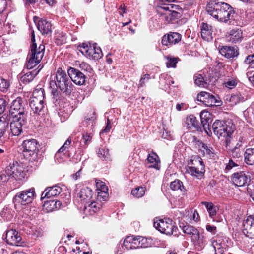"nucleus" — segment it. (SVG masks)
<instances>
[{"mask_svg": "<svg viewBox=\"0 0 254 254\" xmlns=\"http://www.w3.org/2000/svg\"><path fill=\"white\" fill-rule=\"evenodd\" d=\"M147 161L148 162L152 164V165L149 166V167H153L156 169H159V166L158 165L159 158L156 153L153 152L151 154H148Z\"/></svg>", "mask_w": 254, "mask_h": 254, "instance_id": "c9c22d12", "label": "nucleus"}, {"mask_svg": "<svg viewBox=\"0 0 254 254\" xmlns=\"http://www.w3.org/2000/svg\"><path fill=\"white\" fill-rule=\"evenodd\" d=\"M10 177H11V176L8 175L6 173V171L5 172H1L0 174V182H7L9 180Z\"/></svg>", "mask_w": 254, "mask_h": 254, "instance_id": "bf43d9fd", "label": "nucleus"}, {"mask_svg": "<svg viewBox=\"0 0 254 254\" xmlns=\"http://www.w3.org/2000/svg\"><path fill=\"white\" fill-rule=\"evenodd\" d=\"M242 39V32L241 30H232L230 31L227 36L228 41L233 43H237L241 41Z\"/></svg>", "mask_w": 254, "mask_h": 254, "instance_id": "c85d7f7f", "label": "nucleus"}, {"mask_svg": "<svg viewBox=\"0 0 254 254\" xmlns=\"http://www.w3.org/2000/svg\"><path fill=\"white\" fill-rule=\"evenodd\" d=\"M206 230L211 233L212 234L215 235L217 232V228L216 226L211 225L210 224H207L206 225Z\"/></svg>", "mask_w": 254, "mask_h": 254, "instance_id": "4d7b16f0", "label": "nucleus"}, {"mask_svg": "<svg viewBox=\"0 0 254 254\" xmlns=\"http://www.w3.org/2000/svg\"><path fill=\"white\" fill-rule=\"evenodd\" d=\"M54 79L50 83L51 88L55 85L63 93L66 95H70L72 91V84L68 74H67L65 71L59 68Z\"/></svg>", "mask_w": 254, "mask_h": 254, "instance_id": "7ed1b4c3", "label": "nucleus"}, {"mask_svg": "<svg viewBox=\"0 0 254 254\" xmlns=\"http://www.w3.org/2000/svg\"><path fill=\"white\" fill-rule=\"evenodd\" d=\"M206 10L209 14L223 22H227L234 14L233 8L224 2H211L208 4Z\"/></svg>", "mask_w": 254, "mask_h": 254, "instance_id": "f257e3e1", "label": "nucleus"}, {"mask_svg": "<svg viewBox=\"0 0 254 254\" xmlns=\"http://www.w3.org/2000/svg\"><path fill=\"white\" fill-rule=\"evenodd\" d=\"M92 115L93 116H91L90 118H87L85 120L83 121V126L86 127L90 125L91 126H93V122L95 120V112H93Z\"/></svg>", "mask_w": 254, "mask_h": 254, "instance_id": "09e8293b", "label": "nucleus"}, {"mask_svg": "<svg viewBox=\"0 0 254 254\" xmlns=\"http://www.w3.org/2000/svg\"><path fill=\"white\" fill-rule=\"evenodd\" d=\"M91 139L92 136L90 134L86 133L85 134H83L81 143H83L85 146H87L90 143Z\"/></svg>", "mask_w": 254, "mask_h": 254, "instance_id": "de8ad7c7", "label": "nucleus"}, {"mask_svg": "<svg viewBox=\"0 0 254 254\" xmlns=\"http://www.w3.org/2000/svg\"><path fill=\"white\" fill-rule=\"evenodd\" d=\"M161 9L165 10V12H168L174 9H178L179 6L173 4H168L161 7Z\"/></svg>", "mask_w": 254, "mask_h": 254, "instance_id": "49530a36", "label": "nucleus"}, {"mask_svg": "<svg viewBox=\"0 0 254 254\" xmlns=\"http://www.w3.org/2000/svg\"><path fill=\"white\" fill-rule=\"evenodd\" d=\"M44 45L40 44L37 48L36 44H31L29 59L26 64L27 68L31 69L40 63L44 56Z\"/></svg>", "mask_w": 254, "mask_h": 254, "instance_id": "0eeeda50", "label": "nucleus"}, {"mask_svg": "<svg viewBox=\"0 0 254 254\" xmlns=\"http://www.w3.org/2000/svg\"><path fill=\"white\" fill-rule=\"evenodd\" d=\"M78 196L81 201L89 203L93 199V191L91 188L84 187L81 189L80 192L78 193Z\"/></svg>", "mask_w": 254, "mask_h": 254, "instance_id": "b1692460", "label": "nucleus"}, {"mask_svg": "<svg viewBox=\"0 0 254 254\" xmlns=\"http://www.w3.org/2000/svg\"><path fill=\"white\" fill-rule=\"evenodd\" d=\"M52 93L53 97L57 100L60 98L61 93L56 88H53L52 90Z\"/></svg>", "mask_w": 254, "mask_h": 254, "instance_id": "338daca9", "label": "nucleus"}, {"mask_svg": "<svg viewBox=\"0 0 254 254\" xmlns=\"http://www.w3.org/2000/svg\"><path fill=\"white\" fill-rule=\"evenodd\" d=\"M245 162L250 165L254 164V148L247 149L244 153Z\"/></svg>", "mask_w": 254, "mask_h": 254, "instance_id": "473e14b6", "label": "nucleus"}, {"mask_svg": "<svg viewBox=\"0 0 254 254\" xmlns=\"http://www.w3.org/2000/svg\"><path fill=\"white\" fill-rule=\"evenodd\" d=\"M181 39V35L176 32H172L165 35L162 39V44L165 46H169L178 43Z\"/></svg>", "mask_w": 254, "mask_h": 254, "instance_id": "4be33fe9", "label": "nucleus"}, {"mask_svg": "<svg viewBox=\"0 0 254 254\" xmlns=\"http://www.w3.org/2000/svg\"><path fill=\"white\" fill-rule=\"evenodd\" d=\"M150 245V239L142 237V248L148 247Z\"/></svg>", "mask_w": 254, "mask_h": 254, "instance_id": "0e129e2a", "label": "nucleus"}, {"mask_svg": "<svg viewBox=\"0 0 254 254\" xmlns=\"http://www.w3.org/2000/svg\"><path fill=\"white\" fill-rule=\"evenodd\" d=\"M44 90L41 88H36L33 92L30 98L29 105L34 113L40 114L45 107Z\"/></svg>", "mask_w": 254, "mask_h": 254, "instance_id": "39448f33", "label": "nucleus"}, {"mask_svg": "<svg viewBox=\"0 0 254 254\" xmlns=\"http://www.w3.org/2000/svg\"><path fill=\"white\" fill-rule=\"evenodd\" d=\"M25 104L20 97H17L13 101L10 106V117L27 118L28 112L25 109Z\"/></svg>", "mask_w": 254, "mask_h": 254, "instance_id": "9b49d317", "label": "nucleus"}, {"mask_svg": "<svg viewBox=\"0 0 254 254\" xmlns=\"http://www.w3.org/2000/svg\"><path fill=\"white\" fill-rule=\"evenodd\" d=\"M62 192V189L58 186L47 188L42 193L41 199L49 198L59 195Z\"/></svg>", "mask_w": 254, "mask_h": 254, "instance_id": "393cba45", "label": "nucleus"}, {"mask_svg": "<svg viewBox=\"0 0 254 254\" xmlns=\"http://www.w3.org/2000/svg\"><path fill=\"white\" fill-rule=\"evenodd\" d=\"M187 109V106L185 103H177L176 105V109L178 111H180L182 110H185Z\"/></svg>", "mask_w": 254, "mask_h": 254, "instance_id": "774afa93", "label": "nucleus"}, {"mask_svg": "<svg viewBox=\"0 0 254 254\" xmlns=\"http://www.w3.org/2000/svg\"><path fill=\"white\" fill-rule=\"evenodd\" d=\"M205 172L202 159L198 155L193 156L188 162L186 173L198 179L203 177Z\"/></svg>", "mask_w": 254, "mask_h": 254, "instance_id": "20e7f679", "label": "nucleus"}, {"mask_svg": "<svg viewBox=\"0 0 254 254\" xmlns=\"http://www.w3.org/2000/svg\"><path fill=\"white\" fill-rule=\"evenodd\" d=\"M5 239L7 244L14 246L18 245V243L21 240V238L15 230L10 229L7 231Z\"/></svg>", "mask_w": 254, "mask_h": 254, "instance_id": "5701e85b", "label": "nucleus"}, {"mask_svg": "<svg viewBox=\"0 0 254 254\" xmlns=\"http://www.w3.org/2000/svg\"><path fill=\"white\" fill-rule=\"evenodd\" d=\"M150 79V75L148 74H145L140 79L139 84V87H143L145 85V81L148 80Z\"/></svg>", "mask_w": 254, "mask_h": 254, "instance_id": "052dcab7", "label": "nucleus"}, {"mask_svg": "<svg viewBox=\"0 0 254 254\" xmlns=\"http://www.w3.org/2000/svg\"><path fill=\"white\" fill-rule=\"evenodd\" d=\"M37 141L34 139L24 140L22 144L24 157L29 161L36 160L38 155Z\"/></svg>", "mask_w": 254, "mask_h": 254, "instance_id": "6e6552de", "label": "nucleus"}, {"mask_svg": "<svg viewBox=\"0 0 254 254\" xmlns=\"http://www.w3.org/2000/svg\"><path fill=\"white\" fill-rule=\"evenodd\" d=\"M230 101L232 102V104H236L240 101L239 95H233L230 98Z\"/></svg>", "mask_w": 254, "mask_h": 254, "instance_id": "680f3d73", "label": "nucleus"}, {"mask_svg": "<svg viewBox=\"0 0 254 254\" xmlns=\"http://www.w3.org/2000/svg\"><path fill=\"white\" fill-rule=\"evenodd\" d=\"M102 205V202L92 199L89 203L86 204L85 209L88 211L91 215H93L100 210Z\"/></svg>", "mask_w": 254, "mask_h": 254, "instance_id": "bb28decb", "label": "nucleus"}, {"mask_svg": "<svg viewBox=\"0 0 254 254\" xmlns=\"http://www.w3.org/2000/svg\"><path fill=\"white\" fill-rule=\"evenodd\" d=\"M9 123L4 117L0 118V138L3 136L5 134L8 127Z\"/></svg>", "mask_w": 254, "mask_h": 254, "instance_id": "ea45409f", "label": "nucleus"}, {"mask_svg": "<svg viewBox=\"0 0 254 254\" xmlns=\"http://www.w3.org/2000/svg\"><path fill=\"white\" fill-rule=\"evenodd\" d=\"M123 245L127 250L137 249L135 237L133 236L127 237L123 242Z\"/></svg>", "mask_w": 254, "mask_h": 254, "instance_id": "2f4dec72", "label": "nucleus"}, {"mask_svg": "<svg viewBox=\"0 0 254 254\" xmlns=\"http://www.w3.org/2000/svg\"><path fill=\"white\" fill-rule=\"evenodd\" d=\"M6 6V0H0V13L5 9Z\"/></svg>", "mask_w": 254, "mask_h": 254, "instance_id": "69168bd1", "label": "nucleus"}, {"mask_svg": "<svg viewBox=\"0 0 254 254\" xmlns=\"http://www.w3.org/2000/svg\"><path fill=\"white\" fill-rule=\"evenodd\" d=\"M37 27L43 35L48 34L52 31V25L46 19L39 20L37 24Z\"/></svg>", "mask_w": 254, "mask_h": 254, "instance_id": "cd10ccee", "label": "nucleus"}, {"mask_svg": "<svg viewBox=\"0 0 254 254\" xmlns=\"http://www.w3.org/2000/svg\"><path fill=\"white\" fill-rule=\"evenodd\" d=\"M98 156L103 160L109 159V150L106 148H99L98 152Z\"/></svg>", "mask_w": 254, "mask_h": 254, "instance_id": "37998d69", "label": "nucleus"}, {"mask_svg": "<svg viewBox=\"0 0 254 254\" xmlns=\"http://www.w3.org/2000/svg\"><path fill=\"white\" fill-rule=\"evenodd\" d=\"M210 122V120L201 121V124L202 125L203 128L207 134H208V130L210 131L209 128V123Z\"/></svg>", "mask_w": 254, "mask_h": 254, "instance_id": "603ef678", "label": "nucleus"}, {"mask_svg": "<svg viewBox=\"0 0 254 254\" xmlns=\"http://www.w3.org/2000/svg\"><path fill=\"white\" fill-rule=\"evenodd\" d=\"M35 195V189L31 188L16 193L13 199L15 206L25 205L32 202Z\"/></svg>", "mask_w": 254, "mask_h": 254, "instance_id": "9d476101", "label": "nucleus"}, {"mask_svg": "<svg viewBox=\"0 0 254 254\" xmlns=\"http://www.w3.org/2000/svg\"><path fill=\"white\" fill-rule=\"evenodd\" d=\"M243 232L247 237L254 239V215H250L244 220Z\"/></svg>", "mask_w": 254, "mask_h": 254, "instance_id": "f3484780", "label": "nucleus"}, {"mask_svg": "<svg viewBox=\"0 0 254 254\" xmlns=\"http://www.w3.org/2000/svg\"><path fill=\"white\" fill-rule=\"evenodd\" d=\"M154 226L162 233L175 236L178 235V228L173 224L171 219H165L155 221Z\"/></svg>", "mask_w": 254, "mask_h": 254, "instance_id": "1a4fd4ad", "label": "nucleus"}, {"mask_svg": "<svg viewBox=\"0 0 254 254\" xmlns=\"http://www.w3.org/2000/svg\"><path fill=\"white\" fill-rule=\"evenodd\" d=\"M11 121L10 125L11 133L13 136H18L22 132V127L27 122V118L17 117H10Z\"/></svg>", "mask_w": 254, "mask_h": 254, "instance_id": "f8f14e48", "label": "nucleus"}, {"mask_svg": "<svg viewBox=\"0 0 254 254\" xmlns=\"http://www.w3.org/2000/svg\"><path fill=\"white\" fill-rule=\"evenodd\" d=\"M168 62L166 63L167 67H175L177 63L176 58H168Z\"/></svg>", "mask_w": 254, "mask_h": 254, "instance_id": "8fccbe9b", "label": "nucleus"}, {"mask_svg": "<svg viewBox=\"0 0 254 254\" xmlns=\"http://www.w3.org/2000/svg\"><path fill=\"white\" fill-rule=\"evenodd\" d=\"M176 9H174L170 12L163 13L161 12V17L162 20H164L166 23H169L175 18H177L180 16V13L176 11Z\"/></svg>", "mask_w": 254, "mask_h": 254, "instance_id": "7c9ffc66", "label": "nucleus"}, {"mask_svg": "<svg viewBox=\"0 0 254 254\" xmlns=\"http://www.w3.org/2000/svg\"><path fill=\"white\" fill-rule=\"evenodd\" d=\"M79 67L81 70L86 71L88 72H91L92 70L90 65L85 62H82L80 64Z\"/></svg>", "mask_w": 254, "mask_h": 254, "instance_id": "3c124183", "label": "nucleus"}, {"mask_svg": "<svg viewBox=\"0 0 254 254\" xmlns=\"http://www.w3.org/2000/svg\"><path fill=\"white\" fill-rule=\"evenodd\" d=\"M213 72L212 71L209 73L208 76H206L204 79L203 76L201 74H195L194 76V80L195 84L198 86L203 88H206L209 85H213L216 81V79L213 77Z\"/></svg>", "mask_w": 254, "mask_h": 254, "instance_id": "2eb2a0df", "label": "nucleus"}, {"mask_svg": "<svg viewBox=\"0 0 254 254\" xmlns=\"http://www.w3.org/2000/svg\"><path fill=\"white\" fill-rule=\"evenodd\" d=\"M71 143V138L70 137H68L64 144L59 149L58 152H63L66 148H68Z\"/></svg>", "mask_w": 254, "mask_h": 254, "instance_id": "864d4df0", "label": "nucleus"}, {"mask_svg": "<svg viewBox=\"0 0 254 254\" xmlns=\"http://www.w3.org/2000/svg\"><path fill=\"white\" fill-rule=\"evenodd\" d=\"M212 128L214 134L218 138L224 141L226 145H228L235 130L234 125L230 122L216 120L212 124Z\"/></svg>", "mask_w": 254, "mask_h": 254, "instance_id": "f03ea898", "label": "nucleus"}, {"mask_svg": "<svg viewBox=\"0 0 254 254\" xmlns=\"http://www.w3.org/2000/svg\"><path fill=\"white\" fill-rule=\"evenodd\" d=\"M238 164L234 162L232 160L230 159L229 162L226 164L225 170L226 171H229L234 167L238 166Z\"/></svg>", "mask_w": 254, "mask_h": 254, "instance_id": "13d9d810", "label": "nucleus"}, {"mask_svg": "<svg viewBox=\"0 0 254 254\" xmlns=\"http://www.w3.org/2000/svg\"><path fill=\"white\" fill-rule=\"evenodd\" d=\"M54 207V200L50 199L44 202L43 207L48 212L55 210Z\"/></svg>", "mask_w": 254, "mask_h": 254, "instance_id": "79ce46f5", "label": "nucleus"}, {"mask_svg": "<svg viewBox=\"0 0 254 254\" xmlns=\"http://www.w3.org/2000/svg\"><path fill=\"white\" fill-rule=\"evenodd\" d=\"M108 188L106 185H104L101 187V190H98L96 200L102 202L106 200L108 196Z\"/></svg>", "mask_w": 254, "mask_h": 254, "instance_id": "f704fd0d", "label": "nucleus"}, {"mask_svg": "<svg viewBox=\"0 0 254 254\" xmlns=\"http://www.w3.org/2000/svg\"><path fill=\"white\" fill-rule=\"evenodd\" d=\"M191 240L195 249L198 251L202 250L207 244L206 237L199 231L191 237Z\"/></svg>", "mask_w": 254, "mask_h": 254, "instance_id": "aec40b11", "label": "nucleus"}, {"mask_svg": "<svg viewBox=\"0 0 254 254\" xmlns=\"http://www.w3.org/2000/svg\"><path fill=\"white\" fill-rule=\"evenodd\" d=\"M180 227L182 228V230L184 233L190 235L191 237L194 236L198 231L197 228L189 225L180 226Z\"/></svg>", "mask_w": 254, "mask_h": 254, "instance_id": "58836bf2", "label": "nucleus"}, {"mask_svg": "<svg viewBox=\"0 0 254 254\" xmlns=\"http://www.w3.org/2000/svg\"><path fill=\"white\" fill-rule=\"evenodd\" d=\"M6 101L3 98L0 99V115L4 111Z\"/></svg>", "mask_w": 254, "mask_h": 254, "instance_id": "e2e57ef3", "label": "nucleus"}, {"mask_svg": "<svg viewBox=\"0 0 254 254\" xmlns=\"http://www.w3.org/2000/svg\"><path fill=\"white\" fill-rule=\"evenodd\" d=\"M219 53L227 59L237 57L239 54V49L237 47L222 46L219 48Z\"/></svg>", "mask_w": 254, "mask_h": 254, "instance_id": "412c9836", "label": "nucleus"}, {"mask_svg": "<svg viewBox=\"0 0 254 254\" xmlns=\"http://www.w3.org/2000/svg\"><path fill=\"white\" fill-rule=\"evenodd\" d=\"M42 68V67H41L40 69L37 72L33 71L31 72H27L21 77V81L26 84L29 83L33 80L34 78L36 76V75L38 74Z\"/></svg>", "mask_w": 254, "mask_h": 254, "instance_id": "e433bc0d", "label": "nucleus"}, {"mask_svg": "<svg viewBox=\"0 0 254 254\" xmlns=\"http://www.w3.org/2000/svg\"><path fill=\"white\" fill-rule=\"evenodd\" d=\"M201 204L204 205L206 208L207 210L209 213V216L211 218L214 219V217L216 215L217 211L218 210V208L217 206H214L211 202L203 201L202 202Z\"/></svg>", "mask_w": 254, "mask_h": 254, "instance_id": "72a5a7b5", "label": "nucleus"}, {"mask_svg": "<svg viewBox=\"0 0 254 254\" xmlns=\"http://www.w3.org/2000/svg\"><path fill=\"white\" fill-rule=\"evenodd\" d=\"M68 74L71 81L77 85H83L85 82V75L78 69L70 67L68 70Z\"/></svg>", "mask_w": 254, "mask_h": 254, "instance_id": "6ab92c4d", "label": "nucleus"}, {"mask_svg": "<svg viewBox=\"0 0 254 254\" xmlns=\"http://www.w3.org/2000/svg\"><path fill=\"white\" fill-rule=\"evenodd\" d=\"M6 173L16 180H21L25 175L23 167L19 165L17 163L7 167L6 169Z\"/></svg>", "mask_w": 254, "mask_h": 254, "instance_id": "dca6fc26", "label": "nucleus"}, {"mask_svg": "<svg viewBox=\"0 0 254 254\" xmlns=\"http://www.w3.org/2000/svg\"><path fill=\"white\" fill-rule=\"evenodd\" d=\"M78 49L83 55L90 59L98 60L103 56L101 48L96 43L91 45L90 43H82L78 46Z\"/></svg>", "mask_w": 254, "mask_h": 254, "instance_id": "423d86ee", "label": "nucleus"}, {"mask_svg": "<svg viewBox=\"0 0 254 254\" xmlns=\"http://www.w3.org/2000/svg\"><path fill=\"white\" fill-rule=\"evenodd\" d=\"M224 84L226 87H227L229 89H232L236 86V82L235 80L232 79L226 81L224 83Z\"/></svg>", "mask_w": 254, "mask_h": 254, "instance_id": "6e6d98bb", "label": "nucleus"}, {"mask_svg": "<svg viewBox=\"0 0 254 254\" xmlns=\"http://www.w3.org/2000/svg\"><path fill=\"white\" fill-rule=\"evenodd\" d=\"M10 86L8 81L2 78H0V90L2 92H5L7 90Z\"/></svg>", "mask_w": 254, "mask_h": 254, "instance_id": "c03bdc74", "label": "nucleus"}, {"mask_svg": "<svg viewBox=\"0 0 254 254\" xmlns=\"http://www.w3.org/2000/svg\"><path fill=\"white\" fill-rule=\"evenodd\" d=\"M201 35L205 40L209 41L212 39V27L207 23H203L201 26Z\"/></svg>", "mask_w": 254, "mask_h": 254, "instance_id": "c756f323", "label": "nucleus"}, {"mask_svg": "<svg viewBox=\"0 0 254 254\" xmlns=\"http://www.w3.org/2000/svg\"><path fill=\"white\" fill-rule=\"evenodd\" d=\"M170 187L174 191L180 190L182 192H185V189L182 182L179 180H175L170 183Z\"/></svg>", "mask_w": 254, "mask_h": 254, "instance_id": "4c0bfd02", "label": "nucleus"}, {"mask_svg": "<svg viewBox=\"0 0 254 254\" xmlns=\"http://www.w3.org/2000/svg\"><path fill=\"white\" fill-rule=\"evenodd\" d=\"M211 245L215 250V254H223L226 243L224 237L217 235L210 240Z\"/></svg>", "mask_w": 254, "mask_h": 254, "instance_id": "a211bd4d", "label": "nucleus"}, {"mask_svg": "<svg viewBox=\"0 0 254 254\" xmlns=\"http://www.w3.org/2000/svg\"><path fill=\"white\" fill-rule=\"evenodd\" d=\"M146 188L140 186L138 187L131 191V194L137 198L142 197L145 194Z\"/></svg>", "mask_w": 254, "mask_h": 254, "instance_id": "a19ab883", "label": "nucleus"}, {"mask_svg": "<svg viewBox=\"0 0 254 254\" xmlns=\"http://www.w3.org/2000/svg\"><path fill=\"white\" fill-rule=\"evenodd\" d=\"M198 101L203 102L206 106L208 107H212L214 105L220 106L221 101H220L217 97L210 94L208 92L202 91L200 92L197 97Z\"/></svg>", "mask_w": 254, "mask_h": 254, "instance_id": "ddd939ff", "label": "nucleus"}, {"mask_svg": "<svg viewBox=\"0 0 254 254\" xmlns=\"http://www.w3.org/2000/svg\"><path fill=\"white\" fill-rule=\"evenodd\" d=\"M202 147L203 148V152L206 155H208L209 157H213L214 156V150L212 148L208 146L207 144L204 143H202Z\"/></svg>", "mask_w": 254, "mask_h": 254, "instance_id": "a18cd8bd", "label": "nucleus"}, {"mask_svg": "<svg viewBox=\"0 0 254 254\" xmlns=\"http://www.w3.org/2000/svg\"><path fill=\"white\" fill-rule=\"evenodd\" d=\"M210 114L209 112L206 111H202L200 113V117L201 121L210 120Z\"/></svg>", "mask_w": 254, "mask_h": 254, "instance_id": "5fc2aeb1", "label": "nucleus"}, {"mask_svg": "<svg viewBox=\"0 0 254 254\" xmlns=\"http://www.w3.org/2000/svg\"><path fill=\"white\" fill-rule=\"evenodd\" d=\"M231 180L235 186L242 187L248 185L251 179L248 173L244 171H240L232 175Z\"/></svg>", "mask_w": 254, "mask_h": 254, "instance_id": "4468645a", "label": "nucleus"}, {"mask_svg": "<svg viewBox=\"0 0 254 254\" xmlns=\"http://www.w3.org/2000/svg\"><path fill=\"white\" fill-rule=\"evenodd\" d=\"M185 124L188 128H194V130L202 131L201 127L198 121L193 115H190L187 117Z\"/></svg>", "mask_w": 254, "mask_h": 254, "instance_id": "a878e982", "label": "nucleus"}]
</instances>
